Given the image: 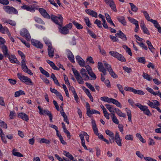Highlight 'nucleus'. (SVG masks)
<instances>
[{"label":"nucleus","mask_w":161,"mask_h":161,"mask_svg":"<svg viewBox=\"0 0 161 161\" xmlns=\"http://www.w3.org/2000/svg\"><path fill=\"white\" fill-rule=\"evenodd\" d=\"M126 112L129 121L130 122H131V111L129 109H128L126 110Z\"/></svg>","instance_id":"6e6d98bb"},{"label":"nucleus","mask_w":161,"mask_h":161,"mask_svg":"<svg viewBox=\"0 0 161 161\" xmlns=\"http://www.w3.org/2000/svg\"><path fill=\"white\" fill-rule=\"evenodd\" d=\"M66 53L68 59L72 63H74L75 58L69 49L66 50Z\"/></svg>","instance_id":"dca6fc26"},{"label":"nucleus","mask_w":161,"mask_h":161,"mask_svg":"<svg viewBox=\"0 0 161 161\" xmlns=\"http://www.w3.org/2000/svg\"><path fill=\"white\" fill-rule=\"evenodd\" d=\"M39 69L41 73H42L43 75H44L47 77H49L50 75L49 73L44 69H43L42 67H40L39 68Z\"/></svg>","instance_id":"f704fd0d"},{"label":"nucleus","mask_w":161,"mask_h":161,"mask_svg":"<svg viewBox=\"0 0 161 161\" xmlns=\"http://www.w3.org/2000/svg\"><path fill=\"white\" fill-rule=\"evenodd\" d=\"M105 3L110 6L111 8L114 11H116L117 9L113 0H104Z\"/></svg>","instance_id":"f3484780"},{"label":"nucleus","mask_w":161,"mask_h":161,"mask_svg":"<svg viewBox=\"0 0 161 161\" xmlns=\"http://www.w3.org/2000/svg\"><path fill=\"white\" fill-rule=\"evenodd\" d=\"M114 110L115 113L119 116L124 118H126V115L125 113H122L120 110L117 108H114Z\"/></svg>","instance_id":"a878e982"},{"label":"nucleus","mask_w":161,"mask_h":161,"mask_svg":"<svg viewBox=\"0 0 161 161\" xmlns=\"http://www.w3.org/2000/svg\"><path fill=\"white\" fill-rule=\"evenodd\" d=\"M103 65L108 72L112 69L111 66L109 64H107L106 62L103 61Z\"/></svg>","instance_id":"864d4df0"},{"label":"nucleus","mask_w":161,"mask_h":161,"mask_svg":"<svg viewBox=\"0 0 161 161\" xmlns=\"http://www.w3.org/2000/svg\"><path fill=\"white\" fill-rule=\"evenodd\" d=\"M72 70L76 79L79 84H83L84 83L83 80H87L89 79V77L87 74V72L85 69L82 68L80 70V73L82 77L76 69L72 68Z\"/></svg>","instance_id":"f257e3e1"},{"label":"nucleus","mask_w":161,"mask_h":161,"mask_svg":"<svg viewBox=\"0 0 161 161\" xmlns=\"http://www.w3.org/2000/svg\"><path fill=\"white\" fill-rule=\"evenodd\" d=\"M21 8L23 9L31 12H34L35 11L34 7L32 5L27 6L24 5L21 7Z\"/></svg>","instance_id":"412c9836"},{"label":"nucleus","mask_w":161,"mask_h":161,"mask_svg":"<svg viewBox=\"0 0 161 161\" xmlns=\"http://www.w3.org/2000/svg\"><path fill=\"white\" fill-rule=\"evenodd\" d=\"M147 104L151 108H154L157 110L160 105V103L158 101L156 100H153L151 101L148 100L147 102Z\"/></svg>","instance_id":"9b49d317"},{"label":"nucleus","mask_w":161,"mask_h":161,"mask_svg":"<svg viewBox=\"0 0 161 161\" xmlns=\"http://www.w3.org/2000/svg\"><path fill=\"white\" fill-rule=\"evenodd\" d=\"M63 154L64 155L68 158L71 160H73L74 159V157L69 152H67L65 151H63Z\"/></svg>","instance_id":"4c0bfd02"},{"label":"nucleus","mask_w":161,"mask_h":161,"mask_svg":"<svg viewBox=\"0 0 161 161\" xmlns=\"http://www.w3.org/2000/svg\"><path fill=\"white\" fill-rule=\"evenodd\" d=\"M128 19L130 22L134 24L135 26L137 25H139L138 22L136 19L130 17H128Z\"/></svg>","instance_id":"8fccbe9b"},{"label":"nucleus","mask_w":161,"mask_h":161,"mask_svg":"<svg viewBox=\"0 0 161 161\" xmlns=\"http://www.w3.org/2000/svg\"><path fill=\"white\" fill-rule=\"evenodd\" d=\"M141 12L143 13L144 16L146 19L148 21H150L151 19L150 18L149 14L146 11L143 10H142Z\"/></svg>","instance_id":"79ce46f5"},{"label":"nucleus","mask_w":161,"mask_h":161,"mask_svg":"<svg viewBox=\"0 0 161 161\" xmlns=\"http://www.w3.org/2000/svg\"><path fill=\"white\" fill-rule=\"evenodd\" d=\"M114 139H115V142L118 146L120 147H121L122 146L121 142L122 139L120 137L119 135L117 132H116Z\"/></svg>","instance_id":"4468645a"},{"label":"nucleus","mask_w":161,"mask_h":161,"mask_svg":"<svg viewBox=\"0 0 161 161\" xmlns=\"http://www.w3.org/2000/svg\"><path fill=\"white\" fill-rule=\"evenodd\" d=\"M94 23L96 24L98 27L100 28H102V26L100 21L98 20L97 19H96L94 22Z\"/></svg>","instance_id":"0e129e2a"},{"label":"nucleus","mask_w":161,"mask_h":161,"mask_svg":"<svg viewBox=\"0 0 161 161\" xmlns=\"http://www.w3.org/2000/svg\"><path fill=\"white\" fill-rule=\"evenodd\" d=\"M73 23L74 25L78 29H82L83 28L82 26L81 25L79 24L76 21H74Z\"/></svg>","instance_id":"3c124183"},{"label":"nucleus","mask_w":161,"mask_h":161,"mask_svg":"<svg viewBox=\"0 0 161 161\" xmlns=\"http://www.w3.org/2000/svg\"><path fill=\"white\" fill-rule=\"evenodd\" d=\"M141 28L144 33L147 34L148 35H150L148 30L146 27L144 21L143 20H141L140 23Z\"/></svg>","instance_id":"2eb2a0df"},{"label":"nucleus","mask_w":161,"mask_h":161,"mask_svg":"<svg viewBox=\"0 0 161 161\" xmlns=\"http://www.w3.org/2000/svg\"><path fill=\"white\" fill-rule=\"evenodd\" d=\"M87 115L90 117V115L94 114H100V112L98 111H97L95 109H92V110H90V109L89 110H87Z\"/></svg>","instance_id":"473e14b6"},{"label":"nucleus","mask_w":161,"mask_h":161,"mask_svg":"<svg viewBox=\"0 0 161 161\" xmlns=\"http://www.w3.org/2000/svg\"><path fill=\"white\" fill-rule=\"evenodd\" d=\"M18 117L19 118L26 121L29 120V116L24 113H19L18 114Z\"/></svg>","instance_id":"5701e85b"},{"label":"nucleus","mask_w":161,"mask_h":161,"mask_svg":"<svg viewBox=\"0 0 161 161\" xmlns=\"http://www.w3.org/2000/svg\"><path fill=\"white\" fill-rule=\"evenodd\" d=\"M86 12L92 17L97 18V13L95 11L89 9H87L85 10Z\"/></svg>","instance_id":"393cba45"},{"label":"nucleus","mask_w":161,"mask_h":161,"mask_svg":"<svg viewBox=\"0 0 161 161\" xmlns=\"http://www.w3.org/2000/svg\"><path fill=\"white\" fill-rule=\"evenodd\" d=\"M25 93L22 90H19V91H16L15 92L14 96L15 97H19L21 95H25Z\"/></svg>","instance_id":"ea45409f"},{"label":"nucleus","mask_w":161,"mask_h":161,"mask_svg":"<svg viewBox=\"0 0 161 161\" xmlns=\"http://www.w3.org/2000/svg\"><path fill=\"white\" fill-rule=\"evenodd\" d=\"M31 42L33 46L37 48H42L43 47L42 44L41 42L38 40L32 39L31 40Z\"/></svg>","instance_id":"a211bd4d"},{"label":"nucleus","mask_w":161,"mask_h":161,"mask_svg":"<svg viewBox=\"0 0 161 161\" xmlns=\"http://www.w3.org/2000/svg\"><path fill=\"white\" fill-rule=\"evenodd\" d=\"M117 86L120 92L123 95V96H125V94L123 86L120 84H118L117 85Z\"/></svg>","instance_id":"a19ab883"},{"label":"nucleus","mask_w":161,"mask_h":161,"mask_svg":"<svg viewBox=\"0 0 161 161\" xmlns=\"http://www.w3.org/2000/svg\"><path fill=\"white\" fill-rule=\"evenodd\" d=\"M133 93L135 94L141 95H144L145 94V93L143 91L140 90H136L134 89Z\"/></svg>","instance_id":"49530a36"},{"label":"nucleus","mask_w":161,"mask_h":161,"mask_svg":"<svg viewBox=\"0 0 161 161\" xmlns=\"http://www.w3.org/2000/svg\"><path fill=\"white\" fill-rule=\"evenodd\" d=\"M26 60L25 61L24 59L21 61V67L22 70L25 73H27L31 75H33V73L27 67L26 64Z\"/></svg>","instance_id":"9d476101"},{"label":"nucleus","mask_w":161,"mask_h":161,"mask_svg":"<svg viewBox=\"0 0 161 161\" xmlns=\"http://www.w3.org/2000/svg\"><path fill=\"white\" fill-rule=\"evenodd\" d=\"M16 150L15 149H13L12 151V154L18 157H23V155L21 154L20 153L16 151Z\"/></svg>","instance_id":"58836bf2"},{"label":"nucleus","mask_w":161,"mask_h":161,"mask_svg":"<svg viewBox=\"0 0 161 161\" xmlns=\"http://www.w3.org/2000/svg\"><path fill=\"white\" fill-rule=\"evenodd\" d=\"M115 35L118 36L119 37L121 38L123 41H126L127 40L126 36L121 31H119Z\"/></svg>","instance_id":"b1692460"},{"label":"nucleus","mask_w":161,"mask_h":161,"mask_svg":"<svg viewBox=\"0 0 161 161\" xmlns=\"http://www.w3.org/2000/svg\"><path fill=\"white\" fill-rule=\"evenodd\" d=\"M107 109L112 114V113H114V106L112 105H111L109 104H105V105Z\"/></svg>","instance_id":"2f4dec72"},{"label":"nucleus","mask_w":161,"mask_h":161,"mask_svg":"<svg viewBox=\"0 0 161 161\" xmlns=\"http://www.w3.org/2000/svg\"><path fill=\"white\" fill-rule=\"evenodd\" d=\"M109 73L112 77L114 78H116L118 77V75L114 72L113 69L109 72Z\"/></svg>","instance_id":"e2e57ef3"},{"label":"nucleus","mask_w":161,"mask_h":161,"mask_svg":"<svg viewBox=\"0 0 161 161\" xmlns=\"http://www.w3.org/2000/svg\"><path fill=\"white\" fill-rule=\"evenodd\" d=\"M17 76L21 82L26 85L32 86L33 85L31 80L27 76L22 75L20 73H18Z\"/></svg>","instance_id":"f03ea898"},{"label":"nucleus","mask_w":161,"mask_h":161,"mask_svg":"<svg viewBox=\"0 0 161 161\" xmlns=\"http://www.w3.org/2000/svg\"><path fill=\"white\" fill-rule=\"evenodd\" d=\"M105 133L107 135H108L112 139L114 138V134L113 133L108 130H107L105 131Z\"/></svg>","instance_id":"c03bdc74"},{"label":"nucleus","mask_w":161,"mask_h":161,"mask_svg":"<svg viewBox=\"0 0 161 161\" xmlns=\"http://www.w3.org/2000/svg\"><path fill=\"white\" fill-rule=\"evenodd\" d=\"M43 40L45 43L48 46V47L52 46L51 42H50L49 40L47 37H44L43 38Z\"/></svg>","instance_id":"603ef678"},{"label":"nucleus","mask_w":161,"mask_h":161,"mask_svg":"<svg viewBox=\"0 0 161 161\" xmlns=\"http://www.w3.org/2000/svg\"><path fill=\"white\" fill-rule=\"evenodd\" d=\"M97 68L99 70L102 72L104 75H106L107 74L106 70L103 67V65L101 62H98Z\"/></svg>","instance_id":"6ab92c4d"},{"label":"nucleus","mask_w":161,"mask_h":161,"mask_svg":"<svg viewBox=\"0 0 161 161\" xmlns=\"http://www.w3.org/2000/svg\"><path fill=\"white\" fill-rule=\"evenodd\" d=\"M39 143L41 144L45 143L46 144H49L50 143V141L49 140L43 138L40 139L39 141Z\"/></svg>","instance_id":"37998d69"},{"label":"nucleus","mask_w":161,"mask_h":161,"mask_svg":"<svg viewBox=\"0 0 161 161\" xmlns=\"http://www.w3.org/2000/svg\"><path fill=\"white\" fill-rule=\"evenodd\" d=\"M135 105L138 107L145 114L149 116H150L151 115V113L149 110L148 109L147 107L145 106H143L141 104L138 103L135 104Z\"/></svg>","instance_id":"6e6552de"},{"label":"nucleus","mask_w":161,"mask_h":161,"mask_svg":"<svg viewBox=\"0 0 161 161\" xmlns=\"http://www.w3.org/2000/svg\"><path fill=\"white\" fill-rule=\"evenodd\" d=\"M100 99L104 102L108 103H112L116 105L117 107L121 108L122 106L118 100L113 98H110L107 97H103L100 98Z\"/></svg>","instance_id":"7ed1b4c3"},{"label":"nucleus","mask_w":161,"mask_h":161,"mask_svg":"<svg viewBox=\"0 0 161 161\" xmlns=\"http://www.w3.org/2000/svg\"><path fill=\"white\" fill-rule=\"evenodd\" d=\"M150 22L154 24V26L157 29L160 27L159 25L158 24L157 21L156 20L151 19Z\"/></svg>","instance_id":"4d7b16f0"},{"label":"nucleus","mask_w":161,"mask_h":161,"mask_svg":"<svg viewBox=\"0 0 161 161\" xmlns=\"http://www.w3.org/2000/svg\"><path fill=\"white\" fill-rule=\"evenodd\" d=\"M86 135V132L84 131H82L79 134V136L81 141V145L84 148L86 149H87V147L85 145V140L84 136Z\"/></svg>","instance_id":"ddd939ff"},{"label":"nucleus","mask_w":161,"mask_h":161,"mask_svg":"<svg viewBox=\"0 0 161 161\" xmlns=\"http://www.w3.org/2000/svg\"><path fill=\"white\" fill-rule=\"evenodd\" d=\"M111 116L112 118L113 121L116 124H119V121L116 117L114 113H112L111 114Z\"/></svg>","instance_id":"e433bc0d"},{"label":"nucleus","mask_w":161,"mask_h":161,"mask_svg":"<svg viewBox=\"0 0 161 161\" xmlns=\"http://www.w3.org/2000/svg\"><path fill=\"white\" fill-rule=\"evenodd\" d=\"M144 158L147 161H157L155 159L149 157H144Z\"/></svg>","instance_id":"774afa93"},{"label":"nucleus","mask_w":161,"mask_h":161,"mask_svg":"<svg viewBox=\"0 0 161 161\" xmlns=\"http://www.w3.org/2000/svg\"><path fill=\"white\" fill-rule=\"evenodd\" d=\"M0 126L5 129L7 128V124L1 120H0Z\"/></svg>","instance_id":"13d9d810"},{"label":"nucleus","mask_w":161,"mask_h":161,"mask_svg":"<svg viewBox=\"0 0 161 161\" xmlns=\"http://www.w3.org/2000/svg\"><path fill=\"white\" fill-rule=\"evenodd\" d=\"M20 35L22 36H25L27 41H30L31 39V36L27 30L25 29H23L20 31Z\"/></svg>","instance_id":"f8f14e48"},{"label":"nucleus","mask_w":161,"mask_h":161,"mask_svg":"<svg viewBox=\"0 0 161 161\" xmlns=\"http://www.w3.org/2000/svg\"><path fill=\"white\" fill-rule=\"evenodd\" d=\"M142 77L148 81H151L152 79V77H150V75L148 74L144 73L142 75Z\"/></svg>","instance_id":"de8ad7c7"},{"label":"nucleus","mask_w":161,"mask_h":161,"mask_svg":"<svg viewBox=\"0 0 161 161\" xmlns=\"http://www.w3.org/2000/svg\"><path fill=\"white\" fill-rule=\"evenodd\" d=\"M88 74L92 78V79L93 80H95L97 78L96 76L92 71L90 72H89Z\"/></svg>","instance_id":"338daca9"},{"label":"nucleus","mask_w":161,"mask_h":161,"mask_svg":"<svg viewBox=\"0 0 161 161\" xmlns=\"http://www.w3.org/2000/svg\"><path fill=\"white\" fill-rule=\"evenodd\" d=\"M117 19L123 25H126V22L123 16L118 17L117 18Z\"/></svg>","instance_id":"c9c22d12"},{"label":"nucleus","mask_w":161,"mask_h":161,"mask_svg":"<svg viewBox=\"0 0 161 161\" xmlns=\"http://www.w3.org/2000/svg\"><path fill=\"white\" fill-rule=\"evenodd\" d=\"M146 42L147 44L148 48L151 52L153 53H154L155 49L154 48L151 42L148 40Z\"/></svg>","instance_id":"7c9ffc66"},{"label":"nucleus","mask_w":161,"mask_h":161,"mask_svg":"<svg viewBox=\"0 0 161 161\" xmlns=\"http://www.w3.org/2000/svg\"><path fill=\"white\" fill-rule=\"evenodd\" d=\"M86 86L92 92H95V90L94 87L90 84L88 82L85 83Z\"/></svg>","instance_id":"5fc2aeb1"},{"label":"nucleus","mask_w":161,"mask_h":161,"mask_svg":"<svg viewBox=\"0 0 161 161\" xmlns=\"http://www.w3.org/2000/svg\"><path fill=\"white\" fill-rule=\"evenodd\" d=\"M3 9L6 12L9 14H16L18 13L17 10L15 8L9 6H4Z\"/></svg>","instance_id":"1a4fd4ad"},{"label":"nucleus","mask_w":161,"mask_h":161,"mask_svg":"<svg viewBox=\"0 0 161 161\" xmlns=\"http://www.w3.org/2000/svg\"><path fill=\"white\" fill-rule=\"evenodd\" d=\"M87 33L90 35L94 38H96L97 36L96 35L91 31L88 28H86Z\"/></svg>","instance_id":"09e8293b"},{"label":"nucleus","mask_w":161,"mask_h":161,"mask_svg":"<svg viewBox=\"0 0 161 161\" xmlns=\"http://www.w3.org/2000/svg\"><path fill=\"white\" fill-rule=\"evenodd\" d=\"M47 62L50 65V66L53 69L56 70H59V69L57 67V66L53 62L49 60H47Z\"/></svg>","instance_id":"72a5a7b5"},{"label":"nucleus","mask_w":161,"mask_h":161,"mask_svg":"<svg viewBox=\"0 0 161 161\" xmlns=\"http://www.w3.org/2000/svg\"><path fill=\"white\" fill-rule=\"evenodd\" d=\"M39 11L42 16L44 17L47 18H49L50 17L49 15L46 12V10L42 8H39Z\"/></svg>","instance_id":"bb28decb"},{"label":"nucleus","mask_w":161,"mask_h":161,"mask_svg":"<svg viewBox=\"0 0 161 161\" xmlns=\"http://www.w3.org/2000/svg\"><path fill=\"white\" fill-rule=\"evenodd\" d=\"M109 54L113 57L115 58L118 60L122 62H125L126 61L124 57L122 55L115 51H110Z\"/></svg>","instance_id":"0eeeda50"},{"label":"nucleus","mask_w":161,"mask_h":161,"mask_svg":"<svg viewBox=\"0 0 161 161\" xmlns=\"http://www.w3.org/2000/svg\"><path fill=\"white\" fill-rule=\"evenodd\" d=\"M0 47L1 48L2 52L5 57H7L8 56H9V54L8 53V49L6 46L5 45H3L0 46Z\"/></svg>","instance_id":"cd10ccee"},{"label":"nucleus","mask_w":161,"mask_h":161,"mask_svg":"<svg viewBox=\"0 0 161 161\" xmlns=\"http://www.w3.org/2000/svg\"><path fill=\"white\" fill-rule=\"evenodd\" d=\"M48 52L49 57L52 58L54 56V49L51 46L48 47Z\"/></svg>","instance_id":"c85d7f7f"},{"label":"nucleus","mask_w":161,"mask_h":161,"mask_svg":"<svg viewBox=\"0 0 161 161\" xmlns=\"http://www.w3.org/2000/svg\"><path fill=\"white\" fill-rule=\"evenodd\" d=\"M37 108L39 110V113L40 114L42 115L47 114L49 116L51 122H52L53 116L50 111L47 109H44L42 108L40 106H38Z\"/></svg>","instance_id":"423d86ee"},{"label":"nucleus","mask_w":161,"mask_h":161,"mask_svg":"<svg viewBox=\"0 0 161 161\" xmlns=\"http://www.w3.org/2000/svg\"><path fill=\"white\" fill-rule=\"evenodd\" d=\"M78 63L79 65L81 67H84L85 66V62L83 59H81L80 61H78Z\"/></svg>","instance_id":"69168bd1"},{"label":"nucleus","mask_w":161,"mask_h":161,"mask_svg":"<svg viewBox=\"0 0 161 161\" xmlns=\"http://www.w3.org/2000/svg\"><path fill=\"white\" fill-rule=\"evenodd\" d=\"M50 18L52 20L55 24L58 25L59 26L63 25V18L61 15L58 14L57 16H56L52 14L51 15Z\"/></svg>","instance_id":"20e7f679"},{"label":"nucleus","mask_w":161,"mask_h":161,"mask_svg":"<svg viewBox=\"0 0 161 161\" xmlns=\"http://www.w3.org/2000/svg\"><path fill=\"white\" fill-rule=\"evenodd\" d=\"M7 57L11 63L17 64H19V63L15 55H9V56H8Z\"/></svg>","instance_id":"aec40b11"},{"label":"nucleus","mask_w":161,"mask_h":161,"mask_svg":"<svg viewBox=\"0 0 161 161\" xmlns=\"http://www.w3.org/2000/svg\"><path fill=\"white\" fill-rule=\"evenodd\" d=\"M105 16L108 22L111 25H113L114 27H115V26L114 24L113 23L112 19L110 18V17L109 15V14L107 13H106L105 14Z\"/></svg>","instance_id":"c756f323"},{"label":"nucleus","mask_w":161,"mask_h":161,"mask_svg":"<svg viewBox=\"0 0 161 161\" xmlns=\"http://www.w3.org/2000/svg\"><path fill=\"white\" fill-rule=\"evenodd\" d=\"M84 19L86 25L89 27H91V24L89 18L87 17H85Z\"/></svg>","instance_id":"bf43d9fd"},{"label":"nucleus","mask_w":161,"mask_h":161,"mask_svg":"<svg viewBox=\"0 0 161 161\" xmlns=\"http://www.w3.org/2000/svg\"><path fill=\"white\" fill-rule=\"evenodd\" d=\"M34 19L36 22L42 24H44V22L41 19L37 17H34Z\"/></svg>","instance_id":"680f3d73"},{"label":"nucleus","mask_w":161,"mask_h":161,"mask_svg":"<svg viewBox=\"0 0 161 161\" xmlns=\"http://www.w3.org/2000/svg\"><path fill=\"white\" fill-rule=\"evenodd\" d=\"M91 123L92 124V127L95 134L96 135L98 133V130L97 128V125L95 120L92 119L91 120Z\"/></svg>","instance_id":"4be33fe9"},{"label":"nucleus","mask_w":161,"mask_h":161,"mask_svg":"<svg viewBox=\"0 0 161 161\" xmlns=\"http://www.w3.org/2000/svg\"><path fill=\"white\" fill-rule=\"evenodd\" d=\"M129 4L130 6L131 9L134 12H136L138 8L134 4L132 3H130Z\"/></svg>","instance_id":"a18cd8bd"},{"label":"nucleus","mask_w":161,"mask_h":161,"mask_svg":"<svg viewBox=\"0 0 161 161\" xmlns=\"http://www.w3.org/2000/svg\"><path fill=\"white\" fill-rule=\"evenodd\" d=\"M62 26L61 25L58 27L59 32L62 34L66 35L69 33V30L71 29L72 27V23H70L64 27H62Z\"/></svg>","instance_id":"39448f33"},{"label":"nucleus","mask_w":161,"mask_h":161,"mask_svg":"<svg viewBox=\"0 0 161 161\" xmlns=\"http://www.w3.org/2000/svg\"><path fill=\"white\" fill-rule=\"evenodd\" d=\"M125 139L127 140L133 141V137L132 135L128 134L125 136Z\"/></svg>","instance_id":"052dcab7"}]
</instances>
